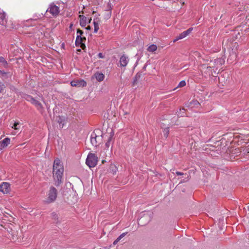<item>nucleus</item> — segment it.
I'll return each instance as SVG.
<instances>
[{"label":"nucleus","instance_id":"f257e3e1","mask_svg":"<svg viewBox=\"0 0 249 249\" xmlns=\"http://www.w3.org/2000/svg\"><path fill=\"white\" fill-rule=\"evenodd\" d=\"M64 168L59 159H56L54 160L53 165V177L56 186L59 185L63 179Z\"/></svg>","mask_w":249,"mask_h":249},{"label":"nucleus","instance_id":"f03ea898","mask_svg":"<svg viewBox=\"0 0 249 249\" xmlns=\"http://www.w3.org/2000/svg\"><path fill=\"white\" fill-rule=\"evenodd\" d=\"M224 63V60L223 59L217 58L213 60H211L207 67L205 65H203L202 67H204V68H207V69H212V71L213 70L215 72L214 69L216 70L217 69L219 68Z\"/></svg>","mask_w":249,"mask_h":249},{"label":"nucleus","instance_id":"7ed1b4c3","mask_svg":"<svg viewBox=\"0 0 249 249\" xmlns=\"http://www.w3.org/2000/svg\"><path fill=\"white\" fill-rule=\"evenodd\" d=\"M57 191L55 188L53 186L50 187L47 194V197L45 201L47 203H51L54 202L57 197Z\"/></svg>","mask_w":249,"mask_h":249},{"label":"nucleus","instance_id":"20e7f679","mask_svg":"<svg viewBox=\"0 0 249 249\" xmlns=\"http://www.w3.org/2000/svg\"><path fill=\"white\" fill-rule=\"evenodd\" d=\"M98 162V157L93 153H89L87 156L86 163L90 168L95 167Z\"/></svg>","mask_w":249,"mask_h":249},{"label":"nucleus","instance_id":"39448f33","mask_svg":"<svg viewBox=\"0 0 249 249\" xmlns=\"http://www.w3.org/2000/svg\"><path fill=\"white\" fill-rule=\"evenodd\" d=\"M46 12H49L53 17H57L60 12L59 7L56 6L54 3L50 4Z\"/></svg>","mask_w":249,"mask_h":249},{"label":"nucleus","instance_id":"423d86ee","mask_svg":"<svg viewBox=\"0 0 249 249\" xmlns=\"http://www.w3.org/2000/svg\"><path fill=\"white\" fill-rule=\"evenodd\" d=\"M8 237L13 242H19V232L18 230L16 229H10L8 230Z\"/></svg>","mask_w":249,"mask_h":249},{"label":"nucleus","instance_id":"0eeeda50","mask_svg":"<svg viewBox=\"0 0 249 249\" xmlns=\"http://www.w3.org/2000/svg\"><path fill=\"white\" fill-rule=\"evenodd\" d=\"M11 191V185L8 182H3L0 184V192L3 194H9Z\"/></svg>","mask_w":249,"mask_h":249},{"label":"nucleus","instance_id":"6e6552de","mask_svg":"<svg viewBox=\"0 0 249 249\" xmlns=\"http://www.w3.org/2000/svg\"><path fill=\"white\" fill-rule=\"evenodd\" d=\"M101 140L102 138L101 136L97 135L94 132L91 134L90 136V142L93 146H97L100 143Z\"/></svg>","mask_w":249,"mask_h":249},{"label":"nucleus","instance_id":"1a4fd4ad","mask_svg":"<svg viewBox=\"0 0 249 249\" xmlns=\"http://www.w3.org/2000/svg\"><path fill=\"white\" fill-rule=\"evenodd\" d=\"M192 29H193L192 28H190L188 29V30H187L186 31H185L183 32L182 33H181V34H180L174 40V42H175L176 41H177L179 39H183L184 37H185L186 36H187L191 32V31H192Z\"/></svg>","mask_w":249,"mask_h":249},{"label":"nucleus","instance_id":"9d476101","mask_svg":"<svg viewBox=\"0 0 249 249\" xmlns=\"http://www.w3.org/2000/svg\"><path fill=\"white\" fill-rule=\"evenodd\" d=\"M71 86L72 87H85L87 83L84 80H73L71 82Z\"/></svg>","mask_w":249,"mask_h":249},{"label":"nucleus","instance_id":"9b49d317","mask_svg":"<svg viewBox=\"0 0 249 249\" xmlns=\"http://www.w3.org/2000/svg\"><path fill=\"white\" fill-rule=\"evenodd\" d=\"M85 37H82L80 35H77L75 40V44L76 46L80 45L81 47L83 49V47H85V45L83 42H85Z\"/></svg>","mask_w":249,"mask_h":249},{"label":"nucleus","instance_id":"f8f14e48","mask_svg":"<svg viewBox=\"0 0 249 249\" xmlns=\"http://www.w3.org/2000/svg\"><path fill=\"white\" fill-rule=\"evenodd\" d=\"M129 61V59L128 56L125 54L122 55L120 58V67H126Z\"/></svg>","mask_w":249,"mask_h":249},{"label":"nucleus","instance_id":"ddd939ff","mask_svg":"<svg viewBox=\"0 0 249 249\" xmlns=\"http://www.w3.org/2000/svg\"><path fill=\"white\" fill-rule=\"evenodd\" d=\"M10 142V139L9 138L4 139L2 141L0 142V150L6 147Z\"/></svg>","mask_w":249,"mask_h":249},{"label":"nucleus","instance_id":"4468645a","mask_svg":"<svg viewBox=\"0 0 249 249\" xmlns=\"http://www.w3.org/2000/svg\"><path fill=\"white\" fill-rule=\"evenodd\" d=\"M31 103L33 104L36 107L37 110H39L40 112H41L43 111V107L41 103L39 102L38 101L34 99V101H32Z\"/></svg>","mask_w":249,"mask_h":249},{"label":"nucleus","instance_id":"2eb2a0df","mask_svg":"<svg viewBox=\"0 0 249 249\" xmlns=\"http://www.w3.org/2000/svg\"><path fill=\"white\" fill-rule=\"evenodd\" d=\"M0 76L3 80H6L9 78H11L12 74L9 72H5L3 71L0 70Z\"/></svg>","mask_w":249,"mask_h":249},{"label":"nucleus","instance_id":"dca6fc26","mask_svg":"<svg viewBox=\"0 0 249 249\" xmlns=\"http://www.w3.org/2000/svg\"><path fill=\"white\" fill-rule=\"evenodd\" d=\"M80 18V25L82 27H84L86 25L87 18L83 15H80L79 16Z\"/></svg>","mask_w":249,"mask_h":249},{"label":"nucleus","instance_id":"f3484780","mask_svg":"<svg viewBox=\"0 0 249 249\" xmlns=\"http://www.w3.org/2000/svg\"><path fill=\"white\" fill-rule=\"evenodd\" d=\"M3 219L8 220L11 222H14L15 218L8 213H6L3 215Z\"/></svg>","mask_w":249,"mask_h":249},{"label":"nucleus","instance_id":"a211bd4d","mask_svg":"<svg viewBox=\"0 0 249 249\" xmlns=\"http://www.w3.org/2000/svg\"><path fill=\"white\" fill-rule=\"evenodd\" d=\"M96 80L99 82L103 81L105 78L104 75L102 73H98L95 74Z\"/></svg>","mask_w":249,"mask_h":249},{"label":"nucleus","instance_id":"6ab92c4d","mask_svg":"<svg viewBox=\"0 0 249 249\" xmlns=\"http://www.w3.org/2000/svg\"><path fill=\"white\" fill-rule=\"evenodd\" d=\"M93 24H94V33H97L99 29V23L98 22V20L96 21L95 19H94Z\"/></svg>","mask_w":249,"mask_h":249},{"label":"nucleus","instance_id":"aec40b11","mask_svg":"<svg viewBox=\"0 0 249 249\" xmlns=\"http://www.w3.org/2000/svg\"><path fill=\"white\" fill-rule=\"evenodd\" d=\"M0 66L5 68L8 66L7 62L3 57H0Z\"/></svg>","mask_w":249,"mask_h":249},{"label":"nucleus","instance_id":"412c9836","mask_svg":"<svg viewBox=\"0 0 249 249\" xmlns=\"http://www.w3.org/2000/svg\"><path fill=\"white\" fill-rule=\"evenodd\" d=\"M157 49V46L155 44H152L148 47V48H147V51L149 52L153 53V52H155V51H156Z\"/></svg>","mask_w":249,"mask_h":249},{"label":"nucleus","instance_id":"4be33fe9","mask_svg":"<svg viewBox=\"0 0 249 249\" xmlns=\"http://www.w3.org/2000/svg\"><path fill=\"white\" fill-rule=\"evenodd\" d=\"M5 18V14L4 13H0V24L3 25L4 19Z\"/></svg>","mask_w":249,"mask_h":249},{"label":"nucleus","instance_id":"5701e85b","mask_svg":"<svg viewBox=\"0 0 249 249\" xmlns=\"http://www.w3.org/2000/svg\"><path fill=\"white\" fill-rule=\"evenodd\" d=\"M24 98H25V99L31 103L32 102V101H34V99H35L34 98H33L32 96L30 95H27V94H26L24 96Z\"/></svg>","mask_w":249,"mask_h":249},{"label":"nucleus","instance_id":"b1692460","mask_svg":"<svg viewBox=\"0 0 249 249\" xmlns=\"http://www.w3.org/2000/svg\"><path fill=\"white\" fill-rule=\"evenodd\" d=\"M169 133V129L168 127H166V128L163 129V134L164 137L165 138H167L168 137Z\"/></svg>","mask_w":249,"mask_h":249},{"label":"nucleus","instance_id":"393cba45","mask_svg":"<svg viewBox=\"0 0 249 249\" xmlns=\"http://www.w3.org/2000/svg\"><path fill=\"white\" fill-rule=\"evenodd\" d=\"M6 87L4 84L0 81V93H3L5 90Z\"/></svg>","mask_w":249,"mask_h":249},{"label":"nucleus","instance_id":"a878e982","mask_svg":"<svg viewBox=\"0 0 249 249\" xmlns=\"http://www.w3.org/2000/svg\"><path fill=\"white\" fill-rule=\"evenodd\" d=\"M185 85H186V82H185V81H184V80H182V81H181L179 83V84H178V87H177V88H181V87H184Z\"/></svg>","mask_w":249,"mask_h":249},{"label":"nucleus","instance_id":"bb28decb","mask_svg":"<svg viewBox=\"0 0 249 249\" xmlns=\"http://www.w3.org/2000/svg\"><path fill=\"white\" fill-rule=\"evenodd\" d=\"M111 140H112V136H110L109 137L107 142L106 143V145L107 147V148L109 147V146L110 145V142L111 141Z\"/></svg>","mask_w":249,"mask_h":249},{"label":"nucleus","instance_id":"cd10ccee","mask_svg":"<svg viewBox=\"0 0 249 249\" xmlns=\"http://www.w3.org/2000/svg\"><path fill=\"white\" fill-rule=\"evenodd\" d=\"M19 124L18 122H15L14 124V125L12 127L14 129H19V128L18 127L19 125Z\"/></svg>","mask_w":249,"mask_h":249},{"label":"nucleus","instance_id":"c85d7f7f","mask_svg":"<svg viewBox=\"0 0 249 249\" xmlns=\"http://www.w3.org/2000/svg\"><path fill=\"white\" fill-rule=\"evenodd\" d=\"M116 167L114 165H111L110 166V169L112 170V171L113 172V173H115L116 172Z\"/></svg>","mask_w":249,"mask_h":249},{"label":"nucleus","instance_id":"c756f323","mask_svg":"<svg viewBox=\"0 0 249 249\" xmlns=\"http://www.w3.org/2000/svg\"><path fill=\"white\" fill-rule=\"evenodd\" d=\"M63 121V119H62V118L59 119V120L58 121V122L59 123L60 127H62L63 126V124H62Z\"/></svg>","mask_w":249,"mask_h":249},{"label":"nucleus","instance_id":"7c9ffc66","mask_svg":"<svg viewBox=\"0 0 249 249\" xmlns=\"http://www.w3.org/2000/svg\"><path fill=\"white\" fill-rule=\"evenodd\" d=\"M77 35H80V36H81L83 34V32L80 29H78L77 31Z\"/></svg>","mask_w":249,"mask_h":249},{"label":"nucleus","instance_id":"2f4dec72","mask_svg":"<svg viewBox=\"0 0 249 249\" xmlns=\"http://www.w3.org/2000/svg\"><path fill=\"white\" fill-rule=\"evenodd\" d=\"M98 56L99 58H103L104 57V55L102 53H99L98 54Z\"/></svg>","mask_w":249,"mask_h":249},{"label":"nucleus","instance_id":"473e14b6","mask_svg":"<svg viewBox=\"0 0 249 249\" xmlns=\"http://www.w3.org/2000/svg\"><path fill=\"white\" fill-rule=\"evenodd\" d=\"M127 234V232H124L122 233L119 236L121 237V238H123L125 235Z\"/></svg>","mask_w":249,"mask_h":249},{"label":"nucleus","instance_id":"72a5a7b5","mask_svg":"<svg viewBox=\"0 0 249 249\" xmlns=\"http://www.w3.org/2000/svg\"><path fill=\"white\" fill-rule=\"evenodd\" d=\"M127 234V232H124L122 233L119 236L121 237V238H123L125 235Z\"/></svg>","mask_w":249,"mask_h":249},{"label":"nucleus","instance_id":"f704fd0d","mask_svg":"<svg viewBox=\"0 0 249 249\" xmlns=\"http://www.w3.org/2000/svg\"><path fill=\"white\" fill-rule=\"evenodd\" d=\"M140 76H140V74H139V73H137V74L135 75V77H134V78H135V79H137L138 80V79L140 78Z\"/></svg>","mask_w":249,"mask_h":249},{"label":"nucleus","instance_id":"c9c22d12","mask_svg":"<svg viewBox=\"0 0 249 249\" xmlns=\"http://www.w3.org/2000/svg\"><path fill=\"white\" fill-rule=\"evenodd\" d=\"M176 174L178 175V176H180V175H183V173H181V172H176Z\"/></svg>","mask_w":249,"mask_h":249},{"label":"nucleus","instance_id":"e433bc0d","mask_svg":"<svg viewBox=\"0 0 249 249\" xmlns=\"http://www.w3.org/2000/svg\"><path fill=\"white\" fill-rule=\"evenodd\" d=\"M138 80L137 79H135V78H134V81H133V85H135V84L137 82Z\"/></svg>","mask_w":249,"mask_h":249},{"label":"nucleus","instance_id":"4c0bfd02","mask_svg":"<svg viewBox=\"0 0 249 249\" xmlns=\"http://www.w3.org/2000/svg\"><path fill=\"white\" fill-rule=\"evenodd\" d=\"M119 241H118L116 239L113 242V244L114 245H115L117 244V243Z\"/></svg>","mask_w":249,"mask_h":249},{"label":"nucleus","instance_id":"58836bf2","mask_svg":"<svg viewBox=\"0 0 249 249\" xmlns=\"http://www.w3.org/2000/svg\"><path fill=\"white\" fill-rule=\"evenodd\" d=\"M110 16H111V12H109V13L107 15V18H109L110 17Z\"/></svg>","mask_w":249,"mask_h":249},{"label":"nucleus","instance_id":"ea45409f","mask_svg":"<svg viewBox=\"0 0 249 249\" xmlns=\"http://www.w3.org/2000/svg\"><path fill=\"white\" fill-rule=\"evenodd\" d=\"M122 238H121L120 236H119L117 239L116 240L118 241H119Z\"/></svg>","mask_w":249,"mask_h":249},{"label":"nucleus","instance_id":"a19ab883","mask_svg":"<svg viewBox=\"0 0 249 249\" xmlns=\"http://www.w3.org/2000/svg\"><path fill=\"white\" fill-rule=\"evenodd\" d=\"M91 29V27L89 26H88L87 28H86V29L87 30H90Z\"/></svg>","mask_w":249,"mask_h":249},{"label":"nucleus","instance_id":"79ce46f5","mask_svg":"<svg viewBox=\"0 0 249 249\" xmlns=\"http://www.w3.org/2000/svg\"><path fill=\"white\" fill-rule=\"evenodd\" d=\"M194 102L195 104H199V103L197 101H194Z\"/></svg>","mask_w":249,"mask_h":249},{"label":"nucleus","instance_id":"37998d69","mask_svg":"<svg viewBox=\"0 0 249 249\" xmlns=\"http://www.w3.org/2000/svg\"><path fill=\"white\" fill-rule=\"evenodd\" d=\"M73 26V24H71L70 26V28L71 29L72 28Z\"/></svg>","mask_w":249,"mask_h":249},{"label":"nucleus","instance_id":"c03bdc74","mask_svg":"<svg viewBox=\"0 0 249 249\" xmlns=\"http://www.w3.org/2000/svg\"><path fill=\"white\" fill-rule=\"evenodd\" d=\"M185 110L184 108H182L181 109H180V111H181V110Z\"/></svg>","mask_w":249,"mask_h":249},{"label":"nucleus","instance_id":"a18cd8bd","mask_svg":"<svg viewBox=\"0 0 249 249\" xmlns=\"http://www.w3.org/2000/svg\"><path fill=\"white\" fill-rule=\"evenodd\" d=\"M248 209H249V207H248Z\"/></svg>","mask_w":249,"mask_h":249}]
</instances>
